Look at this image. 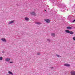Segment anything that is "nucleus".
<instances>
[{
	"label": "nucleus",
	"instance_id": "nucleus-12",
	"mask_svg": "<svg viewBox=\"0 0 75 75\" xmlns=\"http://www.w3.org/2000/svg\"><path fill=\"white\" fill-rule=\"evenodd\" d=\"M67 29H69V30L72 29V27H70L69 26L67 27Z\"/></svg>",
	"mask_w": 75,
	"mask_h": 75
},
{
	"label": "nucleus",
	"instance_id": "nucleus-9",
	"mask_svg": "<svg viewBox=\"0 0 75 75\" xmlns=\"http://www.w3.org/2000/svg\"><path fill=\"white\" fill-rule=\"evenodd\" d=\"M65 32L66 33H69L70 31L68 30H66Z\"/></svg>",
	"mask_w": 75,
	"mask_h": 75
},
{
	"label": "nucleus",
	"instance_id": "nucleus-1",
	"mask_svg": "<svg viewBox=\"0 0 75 75\" xmlns=\"http://www.w3.org/2000/svg\"><path fill=\"white\" fill-rule=\"evenodd\" d=\"M61 1L60 0H52V3L53 6H58L59 7H60V8H61V11H64V10H66L67 7H66V6L65 5H63L61 4Z\"/></svg>",
	"mask_w": 75,
	"mask_h": 75
},
{
	"label": "nucleus",
	"instance_id": "nucleus-7",
	"mask_svg": "<svg viewBox=\"0 0 75 75\" xmlns=\"http://www.w3.org/2000/svg\"><path fill=\"white\" fill-rule=\"evenodd\" d=\"M30 13L31 15H33L34 16H36V14L34 12H31Z\"/></svg>",
	"mask_w": 75,
	"mask_h": 75
},
{
	"label": "nucleus",
	"instance_id": "nucleus-8",
	"mask_svg": "<svg viewBox=\"0 0 75 75\" xmlns=\"http://www.w3.org/2000/svg\"><path fill=\"white\" fill-rule=\"evenodd\" d=\"M51 36L52 37H55V34L54 33H52L51 34Z\"/></svg>",
	"mask_w": 75,
	"mask_h": 75
},
{
	"label": "nucleus",
	"instance_id": "nucleus-14",
	"mask_svg": "<svg viewBox=\"0 0 75 75\" xmlns=\"http://www.w3.org/2000/svg\"><path fill=\"white\" fill-rule=\"evenodd\" d=\"M25 20H26V21H28V20H29V18H27V17H25Z\"/></svg>",
	"mask_w": 75,
	"mask_h": 75
},
{
	"label": "nucleus",
	"instance_id": "nucleus-18",
	"mask_svg": "<svg viewBox=\"0 0 75 75\" xmlns=\"http://www.w3.org/2000/svg\"><path fill=\"white\" fill-rule=\"evenodd\" d=\"M37 55H40V53L38 52L37 53Z\"/></svg>",
	"mask_w": 75,
	"mask_h": 75
},
{
	"label": "nucleus",
	"instance_id": "nucleus-21",
	"mask_svg": "<svg viewBox=\"0 0 75 75\" xmlns=\"http://www.w3.org/2000/svg\"><path fill=\"white\" fill-rule=\"evenodd\" d=\"M5 52H4V51H2V53H3V54H4V53Z\"/></svg>",
	"mask_w": 75,
	"mask_h": 75
},
{
	"label": "nucleus",
	"instance_id": "nucleus-2",
	"mask_svg": "<svg viewBox=\"0 0 75 75\" xmlns=\"http://www.w3.org/2000/svg\"><path fill=\"white\" fill-rule=\"evenodd\" d=\"M10 59H11L10 58H6L5 59V61L6 62H8V61H9Z\"/></svg>",
	"mask_w": 75,
	"mask_h": 75
},
{
	"label": "nucleus",
	"instance_id": "nucleus-20",
	"mask_svg": "<svg viewBox=\"0 0 75 75\" xmlns=\"http://www.w3.org/2000/svg\"><path fill=\"white\" fill-rule=\"evenodd\" d=\"M9 62V63H11V64H12V63H13V62Z\"/></svg>",
	"mask_w": 75,
	"mask_h": 75
},
{
	"label": "nucleus",
	"instance_id": "nucleus-13",
	"mask_svg": "<svg viewBox=\"0 0 75 75\" xmlns=\"http://www.w3.org/2000/svg\"><path fill=\"white\" fill-rule=\"evenodd\" d=\"M14 21H11L10 22H9V24H12V23H14Z\"/></svg>",
	"mask_w": 75,
	"mask_h": 75
},
{
	"label": "nucleus",
	"instance_id": "nucleus-19",
	"mask_svg": "<svg viewBox=\"0 0 75 75\" xmlns=\"http://www.w3.org/2000/svg\"><path fill=\"white\" fill-rule=\"evenodd\" d=\"M47 41H48L49 42H50V39H47Z\"/></svg>",
	"mask_w": 75,
	"mask_h": 75
},
{
	"label": "nucleus",
	"instance_id": "nucleus-17",
	"mask_svg": "<svg viewBox=\"0 0 75 75\" xmlns=\"http://www.w3.org/2000/svg\"><path fill=\"white\" fill-rule=\"evenodd\" d=\"M56 56H57V57H61V56H60V55L56 54Z\"/></svg>",
	"mask_w": 75,
	"mask_h": 75
},
{
	"label": "nucleus",
	"instance_id": "nucleus-6",
	"mask_svg": "<svg viewBox=\"0 0 75 75\" xmlns=\"http://www.w3.org/2000/svg\"><path fill=\"white\" fill-rule=\"evenodd\" d=\"M64 66H66V67H70V64H64Z\"/></svg>",
	"mask_w": 75,
	"mask_h": 75
},
{
	"label": "nucleus",
	"instance_id": "nucleus-11",
	"mask_svg": "<svg viewBox=\"0 0 75 75\" xmlns=\"http://www.w3.org/2000/svg\"><path fill=\"white\" fill-rule=\"evenodd\" d=\"M8 73H9V74H11V75H13V74L11 71H8Z\"/></svg>",
	"mask_w": 75,
	"mask_h": 75
},
{
	"label": "nucleus",
	"instance_id": "nucleus-5",
	"mask_svg": "<svg viewBox=\"0 0 75 75\" xmlns=\"http://www.w3.org/2000/svg\"><path fill=\"white\" fill-rule=\"evenodd\" d=\"M45 21L47 23H50V21L49 19H45Z\"/></svg>",
	"mask_w": 75,
	"mask_h": 75
},
{
	"label": "nucleus",
	"instance_id": "nucleus-3",
	"mask_svg": "<svg viewBox=\"0 0 75 75\" xmlns=\"http://www.w3.org/2000/svg\"><path fill=\"white\" fill-rule=\"evenodd\" d=\"M71 75H75V72L74 71H71Z\"/></svg>",
	"mask_w": 75,
	"mask_h": 75
},
{
	"label": "nucleus",
	"instance_id": "nucleus-25",
	"mask_svg": "<svg viewBox=\"0 0 75 75\" xmlns=\"http://www.w3.org/2000/svg\"><path fill=\"white\" fill-rule=\"evenodd\" d=\"M6 75H10L9 74H6Z\"/></svg>",
	"mask_w": 75,
	"mask_h": 75
},
{
	"label": "nucleus",
	"instance_id": "nucleus-23",
	"mask_svg": "<svg viewBox=\"0 0 75 75\" xmlns=\"http://www.w3.org/2000/svg\"><path fill=\"white\" fill-rule=\"evenodd\" d=\"M75 19H74V20L73 21H72V23H74L75 22Z\"/></svg>",
	"mask_w": 75,
	"mask_h": 75
},
{
	"label": "nucleus",
	"instance_id": "nucleus-4",
	"mask_svg": "<svg viewBox=\"0 0 75 75\" xmlns=\"http://www.w3.org/2000/svg\"><path fill=\"white\" fill-rule=\"evenodd\" d=\"M1 40L3 41V42H6L7 41L4 38H2L1 39Z\"/></svg>",
	"mask_w": 75,
	"mask_h": 75
},
{
	"label": "nucleus",
	"instance_id": "nucleus-26",
	"mask_svg": "<svg viewBox=\"0 0 75 75\" xmlns=\"http://www.w3.org/2000/svg\"><path fill=\"white\" fill-rule=\"evenodd\" d=\"M45 11H46V10H44Z\"/></svg>",
	"mask_w": 75,
	"mask_h": 75
},
{
	"label": "nucleus",
	"instance_id": "nucleus-24",
	"mask_svg": "<svg viewBox=\"0 0 75 75\" xmlns=\"http://www.w3.org/2000/svg\"><path fill=\"white\" fill-rule=\"evenodd\" d=\"M66 10H67V11H68V8H67Z\"/></svg>",
	"mask_w": 75,
	"mask_h": 75
},
{
	"label": "nucleus",
	"instance_id": "nucleus-27",
	"mask_svg": "<svg viewBox=\"0 0 75 75\" xmlns=\"http://www.w3.org/2000/svg\"><path fill=\"white\" fill-rule=\"evenodd\" d=\"M52 68H53V67H52Z\"/></svg>",
	"mask_w": 75,
	"mask_h": 75
},
{
	"label": "nucleus",
	"instance_id": "nucleus-15",
	"mask_svg": "<svg viewBox=\"0 0 75 75\" xmlns=\"http://www.w3.org/2000/svg\"><path fill=\"white\" fill-rule=\"evenodd\" d=\"M70 34H74V32L72 31H70L69 33Z\"/></svg>",
	"mask_w": 75,
	"mask_h": 75
},
{
	"label": "nucleus",
	"instance_id": "nucleus-22",
	"mask_svg": "<svg viewBox=\"0 0 75 75\" xmlns=\"http://www.w3.org/2000/svg\"><path fill=\"white\" fill-rule=\"evenodd\" d=\"M73 39L74 40H75V37H74L73 38Z\"/></svg>",
	"mask_w": 75,
	"mask_h": 75
},
{
	"label": "nucleus",
	"instance_id": "nucleus-16",
	"mask_svg": "<svg viewBox=\"0 0 75 75\" xmlns=\"http://www.w3.org/2000/svg\"><path fill=\"white\" fill-rule=\"evenodd\" d=\"M3 59V57H0V60L1 61Z\"/></svg>",
	"mask_w": 75,
	"mask_h": 75
},
{
	"label": "nucleus",
	"instance_id": "nucleus-10",
	"mask_svg": "<svg viewBox=\"0 0 75 75\" xmlns=\"http://www.w3.org/2000/svg\"><path fill=\"white\" fill-rule=\"evenodd\" d=\"M35 23V24H38V25L41 24V23L39 22H36Z\"/></svg>",
	"mask_w": 75,
	"mask_h": 75
}]
</instances>
